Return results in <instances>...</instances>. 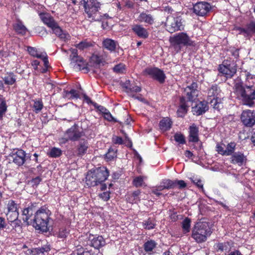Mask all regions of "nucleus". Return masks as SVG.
Returning <instances> with one entry per match:
<instances>
[{
    "mask_svg": "<svg viewBox=\"0 0 255 255\" xmlns=\"http://www.w3.org/2000/svg\"><path fill=\"white\" fill-rule=\"evenodd\" d=\"M234 93L244 105L252 107L255 104V87L245 86L241 82L236 83L234 86Z\"/></svg>",
    "mask_w": 255,
    "mask_h": 255,
    "instance_id": "f257e3e1",
    "label": "nucleus"
},
{
    "mask_svg": "<svg viewBox=\"0 0 255 255\" xmlns=\"http://www.w3.org/2000/svg\"><path fill=\"white\" fill-rule=\"evenodd\" d=\"M87 18L91 22L100 21L102 16L99 12L101 3L97 0H82Z\"/></svg>",
    "mask_w": 255,
    "mask_h": 255,
    "instance_id": "f03ea898",
    "label": "nucleus"
},
{
    "mask_svg": "<svg viewBox=\"0 0 255 255\" xmlns=\"http://www.w3.org/2000/svg\"><path fill=\"white\" fill-rule=\"evenodd\" d=\"M51 212L46 207H43L35 213L33 219V226L43 232L48 231V227Z\"/></svg>",
    "mask_w": 255,
    "mask_h": 255,
    "instance_id": "7ed1b4c3",
    "label": "nucleus"
},
{
    "mask_svg": "<svg viewBox=\"0 0 255 255\" xmlns=\"http://www.w3.org/2000/svg\"><path fill=\"white\" fill-rule=\"evenodd\" d=\"M212 231L210 224L207 222H199L194 226L192 237L198 243L205 242L211 235Z\"/></svg>",
    "mask_w": 255,
    "mask_h": 255,
    "instance_id": "20e7f679",
    "label": "nucleus"
},
{
    "mask_svg": "<svg viewBox=\"0 0 255 255\" xmlns=\"http://www.w3.org/2000/svg\"><path fill=\"white\" fill-rule=\"evenodd\" d=\"M169 41L172 47L177 52L180 51L182 47L194 46L195 42L193 41L187 33L181 32L170 37Z\"/></svg>",
    "mask_w": 255,
    "mask_h": 255,
    "instance_id": "39448f33",
    "label": "nucleus"
},
{
    "mask_svg": "<svg viewBox=\"0 0 255 255\" xmlns=\"http://www.w3.org/2000/svg\"><path fill=\"white\" fill-rule=\"evenodd\" d=\"M218 70L227 79H231L237 73V65L235 63H230L228 60H225L222 64L219 65Z\"/></svg>",
    "mask_w": 255,
    "mask_h": 255,
    "instance_id": "423d86ee",
    "label": "nucleus"
},
{
    "mask_svg": "<svg viewBox=\"0 0 255 255\" xmlns=\"http://www.w3.org/2000/svg\"><path fill=\"white\" fill-rule=\"evenodd\" d=\"M165 26L167 31L171 33L177 31H181L184 29L182 18L181 16H168Z\"/></svg>",
    "mask_w": 255,
    "mask_h": 255,
    "instance_id": "0eeeda50",
    "label": "nucleus"
},
{
    "mask_svg": "<svg viewBox=\"0 0 255 255\" xmlns=\"http://www.w3.org/2000/svg\"><path fill=\"white\" fill-rule=\"evenodd\" d=\"M182 89L184 96L181 97H185L187 102H193L197 98L199 90H198V83L196 81H193L191 84Z\"/></svg>",
    "mask_w": 255,
    "mask_h": 255,
    "instance_id": "6e6552de",
    "label": "nucleus"
},
{
    "mask_svg": "<svg viewBox=\"0 0 255 255\" xmlns=\"http://www.w3.org/2000/svg\"><path fill=\"white\" fill-rule=\"evenodd\" d=\"M144 73L160 84L164 83L166 76L163 70L157 67H148L145 69Z\"/></svg>",
    "mask_w": 255,
    "mask_h": 255,
    "instance_id": "1a4fd4ad",
    "label": "nucleus"
},
{
    "mask_svg": "<svg viewBox=\"0 0 255 255\" xmlns=\"http://www.w3.org/2000/svg\"><path fill=\"white\" fill-rule=\"evenodd\" d=\"M65 141L71 140L72 141H78L83 135V132L80 131L79 127L76 124H74L70 128H68L65 132Z\"/></svg>",
    "mask_w": 255,
    "mask_h": 255,
    "instance_id": "9d476101",
    "label": "nucleus"
},
{
    "mask_svg": "<svg viewBox=\"0 0 255 255\" xmlns=\"http://www.w3.org/2000/svg\"><path fill=\"white\" fill-rule=\"evenodd\" d=\"M241 120L243 124L247 127H252L255 125V112L250 110L243 111Z\"/></svg>",
    "mask_w": 255,
    "mask_h": 255,
    "instance_id": "9b49d317",
    "label": "nucleus"
},
{
    "mask_svg": "<svg viewBox=\"0 0 255 255\" xmlns=\"http://www.w3.org/2000/svg\"><path fill=\"white\" fill-rule=\"evenodd\" d=\"M211 4L206 1H200L193 5V12L199 16L206 15L211 9Z\"/></svg>",
    "mask_w": 255,
    "mask_h": 255,
    "instance_id": "f8f14e48",
    "label": "nucleus"
},
{
    "mask_svg": "<svg viewBox=\"0 0 255 255\" xmlns=\"http://www.w3.org/2000/svg\"><path fill=\"white\" fill-rule=\"evenodd\" d=\"M25 156V152L21 149H16L15 151H13L11 155L13 162L18 166L22 165L24 163Z\"/></svg>",
    "mask_w": 255,
    "mask_h": 255,
    "instance_id": "ddd939ff",
    "label": "nucleus"
},
{
    "mask_svg": "<svg viewBox=\"0 0 255 255\" xmlns=\"http://www.w3.org/2000/svg\"><path fill=\"white\" fill-rule=\"evenodd\" d=\"M132 32L140 38L146 39L149 36V32L147 29L139 24H134L131 26Z\"/></svg>",
    "mask_w": 255,
    "mask_h": 255,
    "instance_id": "4468645a",
    "label": "nucleus"
},
{
    "mask_svg": "<svg viewBox=\"0 0 255 255\" xmlns=\"http://www.w3.org/2000/svg\"><path fill=\"white\" fill-rule=\"evenodd\" d=\"M247 161V156L241 151L235 152L231 157V162L234 164L241 166L246 164Z\"/></svg>",
    "mask_w": 255,
    "mask_h": 255,
    "instance_id": "2eb2a0df",
    "label": "nucleus"
},
{
    "mask_svg": "<svg viewBox=\"0 0 255 255\" xmlns=\"http://www.w3.org/2000/svg\"><path fill=\"white\" fill-rule=\"evenodd\" d=\"M89 241L90 246L96 249H99L106 245V241L102 236H90Z\"/></svg>",
    "mask_w": 255,
    "mask_h": 255,
    "instance_id": "dca6fc26",
    "label": "nucleus"
},
{
    "mask_svg": "<svg viewBox=\"0 0 255 255\" xmlns=\"http://www.w3.org/2000/svg\"><path fill=\"white\" fill-rule=\"evenodd\" d=\"M51 29H52L53 33L61 40L66 42L70 39L71 36L70 34L66 32H64L59 26L58 23H57Z\"/></svg>",
    "mask_w": 255,
    "mask_h": 255,
    "instance_id": "f3484780",
    "label": "nucleus"
},
{
    "mask_svg": "<svg viewBox=\"0 0 255 255\" xmlns=\"http://www.w3.org/2000/svg\"><path fill=\"white\" fill-rule=\"evenodd\" d=\"M199 128L195 124H192L189 128V141L194 143L198 142L199 141Z\"/></svg>",
    "mask_w": 255,
    "mask_h": 255,
    "instance_id": "a211bd4d",
    "label": "nucleus"
},
{
    "mask_svg": "<svg viewBox=\"0 0 255 255\" xmlns=\"http://www.w3.org/2000/svg\"><path fill=\"white\" fill-rule=\"evenodd\" d=\"M187 103L185 97H179V106L176 112L178 117L183 118L187 114L189 108Z\"/></svg>",
    "mask_w": 255,
    "mask_h": 255,
    "instance_id": "6ab92c4d",
    "label": "nucleus"
},
{
    "mask_svg": "<svg viewBox=\"0 0 255 255\" xmlns=\"http://www.w3.org/2000/svg\"><path fill=\"white\" fill-rule=\"evenodd\" d=\"M208 110L207 103L205 101H200L194 107H192V112L196 116L202 115Z\"/></svg>",
    "mask_w": 255,
    "mask_h": 255,
    "instance_id": "aec40b11",
    "label": "nucleus"
},
{
    "mask_svg": "<svg viewBox=\"0 0 255 255\" xmlns=\"http://www.w3.org/2000/svg\"><path fill=\"white\" fill-rule=\"evenodd\" d=\"M137 20L140 23H144L147 25H152L154 23V17L153 15L146 11H142L137 17Z\"/></svg>",
    "mask_w": 255,
    "mask_h": 255,
    "instance_id": "412c9836",
    "label": "nucleus"
},
{
    "mask_svg": "<svg viewBox=\"0 0 255 255\" xmlns=\"http://www.w3.org/2000/svg\"><path fill=\"white\" fill-rule=\"evenodd\" d=\"M39 16L43 23L50 28H53L57 23L49 13L41 12L39 14Z\"/></svg>",
    "mask_w": 255,
    "mask_h": 255,
    "instance_id": "4be33fe9",
    "label": "nucleus"
},
{
    "mask_svg": "<svg viewBox=\"0 0 255 255\" xmlns=\"http://www.w3.org/2000/svg\"><path fill=\"white\" fill-rule=\"evenodd\" d=\"M119 45L118 41L111 38H106L102 41V47L110 52H114L116 51L117 46Z\"/></svg>",
    "mask_w": 255,
    "mask_h": 255,
    "instance_id": "5701e85b",
    "label": "nucleus"
},
{
    "mask_svg": "<svg viewBox=\"0 0 255 255\" xmlns=\"http://www.w3.org/2000/svg\"><path fill=\"white\" fill-rule=\"evenodd\" d=\"M12 27L17 34L21 35H25L28 31L27 28L20 19H17L16 22L13 24Z\"/></svg>",
    "mask_w": 255,
    "mask_h": 255,
    "instance_id": "b1692460",
    "label": "nucleus"
},
{
    "mask_svg": "<svg viewBox=\"0 0 255 255\" xmlns=\"http://www.w3.org/2000/svg\"><path fill=\"white\" fill-rule=\"evenodd\" d=\"M221 90L216 84H213L207 90V99L219 98Z\"/></svg>",
    "mask_w": 255,
    "mask_h": 255,
    "instance_id": "393cba45",
    "label": "nucleus"
},
{
    "mask_svg": "<svg viewBox=\"0 0 255 255\" xmlns=\"http://www.w3.org/2000/svg\"><path fill=\"white\" fill-rule=\"evenodd\" d=\"M172 121L168 117L163 118L159 123V128L163 131L169 130L172 127Z\"/></svg>",
    "mask_w": 255,
    "mask_h": 255,
    "instance_id": "a878e982",
    "label": "nucleus"
},
{
    "mask_svg": "<svg viewBox=\"0 0 255 255\" xmlns=\"http://www.w3.org/2000/svg\"><path fill=\"white\" fill-rule=\"evenodd\" d=\"M157 245V243L152 240L147 241L143 244L144 251L149 255L154 253V250Z\"/></svg>",
    "mask_w": 255,
    "mask_h": 255,
    "instance_id": "bb28decb",
    "label": "nucleus"
},
{
    "mask_svg": "<svg viewBox=\"0 0 255 255\" xmlns=\"http://www.w3.org/2000/svg\"><path fill=\"white\" fill-rule=\"evenodd\" d=\"M88 147V142L87 140L85 139H81L77 146V149L78 151V155L79 156H82L86 154Z\"/></svg>",
    "mask_w": 255,
    "mask_h": 255,
    "instance_id": "cd10ccee",
    "label": "nucleus"
},
{
    "mask_svg": "<svg viewBox=\"0 0 255 255\" xmlns=\"http://www.w3.org/2000/svg\"><path fill=\"white\" fill-rule=\"evenodd\" d=\"M207 104H209L211 107L215 110L220 111L223 107L221 99L220 98H214L211 99H207Z\"/></svg>",
    "mask_w": 255,
    "mask_h": 255,
    "instance_id": "c85d7f7f",
    "label": "nucleus"
},
{
    "mask_svg": "<svg viewBox=\"0 0 255 255\" xmlns=\"http://www.w3.org/2000/svg\"><path fill=\"white\" fill-rule=\"evenodd\" d=\"M2 79L5 85H12L16 83V75L12 72H7Z\"/></svg>",
    "mask_w": 255,
    "mask_h": 255,
    "instance_id": "c756f323",
    "label": "nucleus"
},
{
    "mask_svg": "<svg viewBox=\"0 0 255 255\" xmlns=\"http://www.w3.org/2000/svg\"><path fill=\"white\" fill-rule=\"evenodd\" d=\"M34 213L33 208L32 207H28L25 208L22 211L23 220L24 222H26L27 224L31 223L33 219H31L30 217L32 216Z\"/></svg>",
    "mask_w": 255,
    "mask_h": 255,
    "instance_id": "7c9ffc66",
    "label": "nucleus"
},
{
    "mask_svg": "<svg viewBox=\"0 0 255 255\" xmlns=\"http://www.w3.org/2000/svg\"><path fill=\"white\" fill-rule=\"evenodd\" d=\"M49 251V247L46 246L41 248H35L32 250H28V253H27L26 254L28 255H34L35 254H37V255H43L45 252L47 253Z\"/></svg>",
    "mask_w": 255,
    "mask_h": 255,
    "instance_id": "2f4dec72",
    "label": "nucleus"
},
{
    "mask_svg": "<svg viewBox=\"0 0 255 255\" xmlns=\"http://www.w3.org/2000/svg\"><path fill=\"white\" fill-rule=\"evenodd\" d=\"M93 175H109V172L106 167L101 166L90 170Z\"/></svg>",
    "mask_w": 255,
    "mask_h": 255,
    "instance_id": "473e14b6",
    "label": "nucleus"
},
{
    "mask_svg": "<svg viewBox=\"0 0 255 255\" xmlns=\"http://www.w3.org/2000/svg\"><path fill=\"white\" fill-rule=\"evenodd\" d=\"M94 42L89 41L88 39H85L82 41H81L79 43L75 44V46L76 48L80 50H83L85 49H87L89 47H91L94 46Z\"/></svg>",
    "mask_w": 255,
    "mask_h": 255,
    "instance_id": "72a5a7b5",
    "label": "nucleus"
},
{
    "mask_svg": "<svg viewBox=\"0 0 255 255\" xmlns=\"http://www.w3.org/2000/svg\"><path fill=\"white\" fill-rule=\"evenodd\" d=\"M175 183L174 181L169 179L164 180L161 182L159 186V190H162L164 189H170L175 188Z\"/></svg>",
    "mask_w": 255,
    "mask_h": 255,
    "instance_id": "f704fd0d",
    "label": "nucleus"
},
{
    "mask_svg": "<svg viewBox=\"0 0 255 255\" xmlns=\"http://www.w3.org/2000/svg\"><path fill=\"white\" fill-rule=\"evenodd\" d=\"M142 225L144 229L148 230L154 229L156 226L155 220L150 218L144 220Z\"/></svg>",
    "mask_w": 255,
    "mask_h": 255,
    "instance_id": "c9c22d12",
    "label": "nucleus"
},
{
    "mask_svg": "<svg viewBox=\"0 0 255 255\" xmlns=\"http://www.w3.org/2000/svg\"><path fill=\"white\" fill-rule=\"evenodd\" d=\"M117 150H115L112 148H110L108 151L105 154L104 158L106 161H113L115 158H117Z\"/></svg>",
    "mask_w": 255,
    "mask_h": 255,
    "instance_id": "e433bc0d",
    "label": "nucleus"
},
{
    "mask_svg": "<svg viewBox=\"0 0 255 255\" xmlns=\"http://www.w3.org/2000/svg\"><path fill=\"white\" fill-rule=\"evenodd\" d=\"M7 105L5 100L2 98V96L0 95V121L3 118L7 111Z\"/></svg>",
    "mask_w": 255,
    "mask_h": 255,
    "instance_id": "4c0bfd02",
    "label": "nucleus"
},
{
    "mask_svg": "<svg viewBox=\"0 0 255 255\" xmlns=\"http://www.w3.org/2000/svg\"><path fill=\"white\" fill-rule=\"evenodd\" d=\"M34 103L32 106L33 111L36 113H39L43 109L44 106L42 99H39L33 101Z\"/></svg>",
    "mask_w": 255,
    "mask_h": 255,
    "instance_id": "58836bf2",
    "label": "nucleus"
},
{
    "mask_svg": "<svg viewBox=\"0 0 255 255\" xmlns=\"http://www.w3.org/2000/svg\"><path fill=\"white\" fill-rule=\"evenodd\" d=\"M190 227L191 220L188 218H186L185 219H184L182 223L183 233L184 234L189 233L190 230Z\"/></svg>",
    "mask_w": 255,
    "mask_h": 255,
    "instance_id": "ea45409f",
    "label": "nucleus"
},
{
    "mask_svg": "<svg viewBox=\"0 0 255 255\" xmlns=\"http://www.w3.org/2000/svg\"><path fill=\"white\" fill-rule=\"evenodd\" d=\"M27 50L28 53L32 57L37 58H41L44 53H38L36 48L28 46L27 47Z\"/></svg>",
    "mask_w": 255,
    "mask_h": 255,
    "instance_id": "a19ab883",
    "label": "nucleus"
},
{
    "mask_svg": "<svg viewBox=\"0 0 255 255\" xmlns=\"http://www.w3.org/2000/svg\"><path fill=\"white\" fill-rule=\"evenodd\" d=\"M236 145V143L234 141L230 142L227 144L226 149L227 156L232 155L235 153Z\"/></svg>",
    "mask_w": 255,
    "mask_h": 255,
    "instance_id": "79ce46f5",
    "label": "nucleus"
},
{
    "mask_svg": "<svg viewBox=\"0 0 255 255\" xmlns=\"http://www.w3.org/2000/svg\"><path fill=\"white\" fill-rule=\"evenodd\" d=\"M144 176H136L133 180V184L136 187L146 186L144 182Z\"/></svg>",
    "mask_w": 255,
    "mask_h": 255,
    "instance_id": "37998d69",
    "label": "nucleus"
},
{
    "mask_svg": "<svg viewBox=\"0 0 255 255\" xmlns=\"http://www.w3.org/2000/svg\"><path fill=\"white\" fill-rule=\"evenodd\" d=\"M97 176H86L85 181L87 185L89 186H95L100 183L97 180Z\"/></svg>",
    "mask_w": 255,
    "mask_h": 255,
    "instance_id": "c03bdc74",
    "label": "nucleus"
},
{
    "mask_svg": "<svg viewBox=\"0 0 255 255\" xmlns=\"http://www.w3.org/2000/svg\"><path fill=\"white\" fill-rule=\"evenodd\" d=\"M62 154V151L60 148L57 147H52L48 155L49 157L56 158L59 157Z\"/></svg>",
    "mask_w": 255,
    "mask_h": 255,
    "instance_id": "a18cd8bd",
    "label": "nucleus"
},
{
    "mask_svg": "<svg viewBox=\"0 0 255 255\" xmlns=\"http://www.w3.org/2000/svg\"><path fill=\"white\" fill-rule=\"evenodd\" d=\"M74 63H76L77 68L80 70L87 69V63L82 57L81 58H79V59L77 60V61H75Z\"/></svg>",
    "mask_w": 255,
    "mask_h": 255,
    "instance_id": "49530a36",
    "label": "nucleus"
},
{
    "mask_svg": "<svg viewBox=\"0 0 255 255\" xmlns=\"http://www.w3.org/2000/svg\"><path fill=\"white\" fill-rule=\"evenodd\" d=\"M174 138L176 142L179 144H184L186 143L184 135L180 132H176L174 135Z\"/></svg>",
    "mask_w": 255,
    "mask_h": 255,
    "instance_id": "de8ad7c7",
    "label": "nucleus"
},
{
    "mask_svg": "<svg viewBox=\"0 0 255 255\" xmlns=\"http://www.w3.org/2000/svg\"><path fill=\"white\" fill-rule=\"evenodd\" d=\"M140 193L139 190H136L133 192L130 195V197H128V200L129 202L133 203V202L136 203L137 201L140 200L139 195Z\"/></svg>",
    "mask_w": 255,
    "mask_h": 255,
    "instance_id": "09e8293b",
    "label": "nucleus"
},
{
    "mask_svg": "<svg viewBox=\"0 0 255 255\" xmlns=\"http://www.w3.org/2000/svg\"><path fill=\"white\" fill-rule=\"evenodd\" d=\"M71 54L70 55V58L72 62H75L77 61L79 58H81V56L78 55V50L77 49L71 48L70 49Z\"/></svg>",
    "mask_w": 255,
    "mask_h": 255,
    "instance_id": "8fccbe9b",
    "label": "nucleus"
},
{
    "mask_svg": "<svg viewBox=\"0 0 255 255\" xmlns=\"http://www.w3.org/2000/svg\"><path fill=\"white\" fill-rule=\"evenodd\" d=\"M64 92L66 96L71 95L70 99H78L80 97L79 92L75 89H71L70 91H64Z\"/></svg>",
    "mask_w": 255,
    "mask_h": 255,
    "instance_id": "3c124183",
    "label": "nucleus"
},
{
    "mask_svg": "<svg viewBox=\"0 0 255 255\" xmlns=\"http://www.w3.org/2000/svg\"><path fill=\"white\" fill-rule=\"evenodd\" d=\"M7 218L11 222H15L16 223L18 222L19 221L17 220V218L18 217V212H12L11 213H7Z\"/></svg>",
    "mask_w": 255,
    "mask_h": 255,
    "instance_id": "603ef678",
    "label": "nucleus"
},
{
    "mask_svg": "<svg viewBox=\"0 0 255 255\" xmlns=\"http://www.w3.org/2000/svg\"><path fill=\"white\" fill-rule=\"evenodd\" d=\"M191 179L195 185L203 190V183L201 180L198 178V176H192Z\"/></svg>",
    "mask_w": 255,
    "mask_h": 255,
    "instance_id": "864d4df0",
    "label": "nucleus"
},
{
    "mask_svg": "<svg viewBox=\"0 0 255 255\" xmlns=\"http://www.w3.org/2000/svg\"><path fill=\"white\" fill-rule=\"evenodd\" d=\"M125 69V65L122 63L117 64L113 68V71L117 73H124Z\"/></svg>",
    "mask_w": 255,
    "mask_h": 255,
    "instance_id": "5fc2aeb1",
    "label": "nucleus"
},
{
    "mask_svg": "<svg viewBox=\"0 0 255 255\" xmlns=\"http://www.w3.org/2000/svg\"><path fill=\"white\" fill-rule=\"evenodd\" d=\"M228 51L231 52L232 55L235 58L238 59L240 57L239 51L240 49L236 48L235 47H230L228 49Z\"/></svg>",
    "mask_w": 255,
    "mask_h": 255,
    "instance_id": "6e6d98bb",
    "label": "nucleus"
},
{
    "mask_svg": "<svg viewBox=\"0 0 255 255\" xmlns=\"http://www.w3.org/2000/svg\"><path fill=\"white\" fill-rule=\"evenodd\" d=\"M8 213H11L12 212H17V205L13 201H10L7 205Z\"/></svg>",
    "mask_w": 255,
    "mask_h": 255,
    "instance_id": "4d7b16f0",
    "label": "nucleus"
},
{
    "mask_svg": "<svg viewBox=\"0 0 255 255\" xmlns=\"http://www.w3.org/2000/svg\"><path fill=\"white\" fill-rule=\"evenodd\" d=\"M104 118L109 122H112L114 123H118V121L114 118L111 113L108 111L106 113H104V115L103 116Z\"/></svg>",
    "mask_w": 255,
    "mask_h": 255,
    "instance_id": "13d9d810",
    "label": "nucleus"
},
{
    "mask_svg": "<svg viewBox=\"0 0 255 255\" xmlns=\"http://www.w3.org/2000/svg\"><path fill=\"white\" fill-rule=\"evenodd\" d=\"M250 35L255 34V21L252 20L247 24Z\"/></svg>",
    "mask_w": 255,
    "mask_h": 255,
    "instance_id": "bf43d9fd",
    "label": "nucleus"
},
{
    "mask_svg": "<svg viewBox=\"0 0 255 255\" xmlns=\"http://www.w3.org/2000/svg\"><path fill=\"white\" fill-rule=\"evenodd\" d=\"M141 90V87L136 86V85H131L130 87L129 88V89L128 90V93L131 94L133 93H138L140 92Z\"/></svg>",
    "mask_w": 255,
    "mask_h": 255,
    "instance_id": "052dcab7",
    "label": "nucleus"
},
{
    "mask_svg": "<svg viewBox=\"0 0 255 255\" xmlns=\"http://www.w3.org/2000/svg\"><path fill=\"white\" fill-rule=\"evenodd\" d=\"M91 58L92 60L96 64L100 65L102 62V58L98 55H93Z\"/></svg>",
    "mask_w": 255,
    "mask_h": 255,
    "instance_id": "680f3d73",
    "label": "nucleus"
},
{
    "mask_svg": "<svg viewBox=\"0 0 255 255\" xmlns=\"http://www.w3.org/2000/svg\"><path fill=\"white\" fill-rule=\"evenodd\" d=\"M237 30L239 31L240 34H245V36H250V35L247 25L246 26V28H243V27H239L237 28Z\"/></svg>",
    "mask_w": 255,
    "mask_h": 255,
    "instance_id": "e2e57ef3",
    "label": "nucleus"
},
{
    "mask_svg": "<svg viewBox=\"0 0 255 255\" xmlns=\"http://www.w3.org/2000/svg\"><path fill=\"white\" fill-rule=\"evenodd\" d=\"M77 255H91V252L86 250H84L81 247L77 249Z\"/></svg>",
    "mask_w": 255,
    "mask_h": 255,
    "instance_id": "0e129e2a",
    "label": "nucleus"
},
{
    "mask_svg": "<svg viewBox=\"0 0 255 255\" xmlns=\"http://www.w3.org/2000/svg\"><path fill=\"white\" fill-rule=\"evenodd\" d=\"M216 150L220 154L222 155H226V150H225L224 147L220 144H217L216 146Z\"/></svg>",
    "mask_w": 255,
    "mask_h": 255,
    "instance_id": "69168bd1",
    "label": "nucleus"
},
{
    "mask_svg": "<svg viewBox=\"0 0 255 255\" xmlns=\"http://www.w3.org/2000/svg\"><path fill=\"white\" fill-rule=\"evenodd\" d=\"M112 141L114 144H124V140L123 138L121 136H115L112 138Z\"/></svg>",
    "mask_w": 255,
    "mask_h": 255,
    "instance_id": "338daca9",
    "label": "nucleus"
},
{
    "mask_svg": "<svg viewBox=\"0 0 255 255\" xmlns=\"http://www.w3.org/2000/svg\"><path fill=\"white\" fill-rule=\"evenodd\" d=\"M69 234V231L66 229H61L59 230L58 237L60 238H66Z\"/></svg>",
    "mask_w": 255,
    "mask_h": 255,
    "instance_id": "774afa93",
    "label": "nucleus"
}]
</instances>
